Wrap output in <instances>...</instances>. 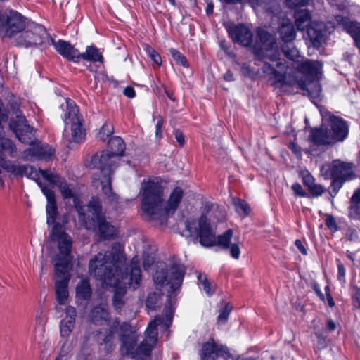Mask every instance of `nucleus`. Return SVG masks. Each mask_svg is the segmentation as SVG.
I'll return each mask as SVG.
<instances>
[{
  "mask_svg": "<svg viewBox=\"0 0 360 360\" xmlns=\"http://www.w3.org/2000/svg\"><path fill=\"white\" fill-rule=\"evenodd\" d=\"M312 288L316 292V295L320 297L321 300H324V295L323 292H321L319 285L316 283H314L312 284Z\"/></svg>",
  "mask_w": 360,
  "mask_h": 360,
  "instance_id": "obj_50",
  "label": "nucleus"
},
{
  "mask_svg": "<svg viewBox=\"0 0 360 360\" xmlns=\"http://www.w3.org/2000/svg\"><path fill=\"white\" fill-rule=\"evenodd\" d=\"M184 276V269L181 265L174 264L168 269L165 263L160 262L153 278L158 288L169 285L172 290L175 291L181 287Z\"/></svg>",
  "mask_w": 360,
  "mask_h": 360,
  "instance_id": "obj_12",
  "label": "nucleus"
},
{
  "mask_svg": "<svg viewBox=\"0 0 360 360\" xmlns=\"http://www.w3.org/2000/svg\"><path fill=\"white\" fill-rule=\"evenodd\" d=\"M25 18L13 10L0 11V30L4 32V37L15 38L25 29Z\"/></svg>",
  "mask_w": 360,
  "mask_h": 360,
  "instance_id": "obj_13",
  "label": "nucleus"
},
{
  "mask_svg": "<svg viewBox=\"0 0 360 360\" xmlns=\"http://www.w3.org/2000/svg\"><path fill=\"white\" fill-rule=\"evenodd\" d=\"M352 202L354 204L355 212L360 217V190L354 193L352 197Z\"/></svg>",
  "mask_w": 360,
  "mask_h": 360,
  "instance_id": "obj_39",
  "label": "nucleus"
},
{
  "mask_svg": "<svg viewBox=\"0 0 360 360\" xmlns=\"http://www.w3.org/2000/svg\"><path fill=\"white\" fill-rule=\"evenodd\" d=\"M79 59H83L89 62L103 63V61L102 53L94 46H88L85 51L82 53H79Z\"/></svg>",
  "mask_w": 360,
  "mask_h": 360,
  "instance_id": "obj_29",
  "label": "nucleus"
},
{
  "mask_svg": "<svg viewBox=\"0 0 360 360\" xmlns=\"http://www.w3.org/2000/svg\"><path fill=\"white\" fill-rule=\"evenodd\" d=\"M33 39L21 40L18 41V46L29 47L32 45H50L52 43L53 39L46 32L45 29L42 27H37L35 28Z\"/></svg>",
  "mask_w": 360,
  "mask_h": 360,
  "instance_id": "obj_24",
  "label": "nucleus"
},
{
  "mask_svg": "<svg viewBox=\"0 0 360 360\" xmlns=\"http://www.w3.org/2000/svg\"><path fill=\"white\" fill-rule=\"evenodd\" d=\"M74 203L79 214V220L87 229L96 231L101 240L110 239L115 234V228L108 222L101 212V202L93 197L86 206H80L77 198Z\"/></svg>",
  "mask_w": 360,
  "mask_h": 360,
  "instance_id": "obj_8",
  "label": "nucleus"
},
{
  "mask_svg": "<svg viewBox=\"0 0 360 360\" xmlns=\"http://www.w3.org/2000/svg\"><path fill=\"white\" fill-rule=\"evenodd\" d=\"M145 51L149 57H151L152 54L155 51L152 47L148 45L145 46Z\"/></svg>",
  "mask_w": 360,
  "mask_h": 360,
  "instance_id": "obj_61",
  "label": "nucleus"
},
{
  "mask_svg": "<svg viewBox=\"0 0 360 360\" xmlns=\"http://www.w3.org/2000/svg\"><path fill=\"white\" fill-rule=\"evenodd\" d=\"M295 244L296 247L299 249V250L303 255H307V250L304 247L303 244L302 243V242L300 240H296L295 242Z\"/></svg>",
  "mask_w": 360,
  "mask_h": 360,
  "instance_id": "obj_54",
  "label": "nucleus"
},
{
  "mask_svg": "<svg viewBox=\"0 0 360 360\" xmlns=\"http://www.w3.org/2000/svg\"><path fill=\"white\" fill-rule=\"evenodd\" d=\"M54 150L48 145L38 144L25 150L22 154V159L31 160L32 158L40 160H51L53 157Z\"/></svg>",
  "mask_w": 360,
  "mask_h": 360,
  "instance_id": "obj_20",
  "label": "nucleus"
},
{
  "mask_svg": "<svg viewBox=\"0 0 360 360\" xmlns=\"http://www.w3.org/2000/svg\"><path fill=\"white\" fill-rule=\"evenodd\" d=\"M218 356H221L226 360H233L227 348L217 345L213 339H210L202 345L200 352L201 360H215Z\"/></svg>",
  "mask_w": 360,
  "mask_h": 360,
  "instance_id": "obj_17",
  "label": "nucleus"
},
{
  "mask_svg": "<svg viewBox=\"0 0 360 360\" xmlns=\"http://www.w3.org/2000/svg\"><path fill=\"white\" fill-rule=\"evenodd\" d=\"M150 58L157 65H161V63H162L161 57L156 51H155V53H153L152 54L151 57H150Z\"/></svg>",
  "mask_w": 360,
  "mask_h": 360,
  "instance_id": "obj_52",
  "label": "nucleus"
},
{
  "mask_svg": "<svg viewBox=\"0 0 360 360\" xmlns=\"http://www.w3.org/2000/svg\"><path fill=\"white\" fill-rule=\"evenodd\" d=\"M292 189L294 193L297 196L305 197L307 195L306 192L303 190L302 186L298 183L292 184Z\"/></svg>",
  "mask_w": 360,
  "mask_h": 360,
  "instance_id": "obj_42",
  "label": "nucleus"
},
{
  "mask_svg": "<svg viewBox=\"0 0 360 360\" xmlns=\"http://www.w3.org/2000/svg\"><path fill=\"white\" fill-rule=\"evenodd\" d=\"M309 0H285V3L290 8L302 6L306 5Z\"/></svg>",
  "mask_w": 360,
  "mask_h": 360,
  "instance_id": "obj_40",
  "label": "nucleus"
},
{
  "mask_svg": "<svg viewBox=\"0 0 360 360\" xmlns=\"http://www.w3.org/2000/svg\"><path fill=\"white\" fill-rule=\"evenodd\" d=\"M141 210L146 220L156 221L164 224L172 215L181 201L184 191L176 187L167 202L162 199L163 190L159 182L154 180L143 181L141 184Z\"/></svg>",
  "mask_w": 360,
  "mask_h": 360,
  "instance_id": "obj_4",
  "label": "nucleus"
},
{
  "mask_svg": "<svg viewBox=\"0 0 360 360\" xmlns=\"http://www.w3.org/2000/svg\"><path fill=\"white\" fill-rule=\"evenodd\" d=\"M213 9H214V6H213V4L212 2H210L207 4V8H206V13L207 15H210L213 13Z\"/></svg>",
  "mask_w": 360,
  "mask_h": 360,
  "instance_id": "obj_60",
  "label": "nucleus"
},
{
  "mask_svg": "<svg viewBox=\"0 0 360 360\" xmlns=\"http://www.w3.org/2000/svg\"><path fill=\"white\" fill-rule=\"evenodd\" d=\"M223 8L225 9L228 5H234L237 4H245L246 2L252 5L253 8L259 6V0H219Z\"/></svg>",
  "mask_w": 360,
  "mask_h": 360,
  "instance_id": "obj_35",
  "label": "nucleus"
},
{
  "mask_svg": "<svg viewBox=\"0 0 360 360\" xmlns=\"http://www.w3.org/2000/svg\"><path fill=\"white\" fill-rule=\"evenodd\" d=\"M124 96L128 98H133L136 96L134 89L131 86H127L123 91Z\"/></svg>",
  "mask_w": 360,
  "mask_h": 360,
  "instance_id": "obj_48",
  "label": "nucleus"
},
{
  "mask_svg": "<svg viewBox=\"0 0 360 360\" xmlns=\"http://www.w3.org/2000/svg\"><path fill=\"white\" fill-rule=\"evenodd\" d=\"M295 25L297 29L303 31L313 22L311 21V15L308 10L302 9L295 13Z\"/></svg>",
  "mask_w": 360,
  "mask_h": 360,
  "instance_id": "obj_28",
  "label": "nucleus"
},
{
  "mask_svg": "<svg viewBox=\"0 0 360 360\" xmlns=\"http://www.w3.org/2000/svg\"><path fill=\"white\" fill-rule=\"evenodd\" d=\"M231 309L232 307L229 306V304H226L224 309L219 312L218 316V321L222 323H225L229 318Z\"/></svg>",
  "mask_w": 360,
  "mask_h": 360,
  "instance_id": "obj_38",
  "label": "nucleus"
},
{
  "mask_svg": "<svg viewBox=\"0 0 360 360\" xmlns=\"http://www.w3.org/2000/svg\"><path fill=\"white\" fill-rule=\"evenodd\" d=\"M307 35L312 45L319 47L325 39V25L323 22H313L307 28Z\"/></svg>",
  "mask_w": 360,
  "mask_h": 360,
  "instance_id": "obj_25",
  "label": "nucleus"
},
{
  "mask_svg": "<svg viewBox=\"0 0 360 360\" xmlns=\"http://www.w3.org/2000/svg\"><path fill=\"white\" fill-rule=\"evenodd\" d=\"M126 258L120 245H112L110 252H99L89 262V273L103 282L106 287L115 289L113 305L120 310L124 304L127 288L137 289L141 281L139 259L134 257L124 267Z\"/></svg>",
  "mask_w": 360,
  "mask_h": 360,
  "instance_id": "obj_2",
  "label": "nucleus"
},
{
  "mask_svg": "<svg viewBox=\"0 0 360 360\" xmlns=\"http://www.w3.org/2000/svg\"><path fill=\"white\" fill-rule=\"evenodd\" d=\"M49 238L52 241L58 242V248L62 255L55 263V269L57 273L61 274V279L55 283L56 296L57 302L60 305H64L68 297V285L70 280L67 274L68 256L70 253L72 247L71 238L63 231L62 226L56 223L51 230Z\"/></svg>",
  "mask_w": 360,
  "mask_h": 360,
  "instance_id": "obj_6",
  "label": "nucleus"
},
{
  "mask_svg": "<svg viewBox=\"0 0 360 360\" xmlns=\"http://www.w3.org/2000/svg\"><path fill=\"white\" fill-rule=\"evenodd\" d=\"M61 108L64 110L61 115L65 124L63 138L68 142L82 141L84 139L85 132L77 106L70 98H65V103L61 105Z\"/></svg>",
  "mask_w": 360,
  "mask_h": 360,
  "instance_id": "obj_11",
  "label": "nucleus"
},
{
  "mask_svg": "<svg viewBox=\"0 0 360 360\" xmlns=\"http://www.w3.org/2000/svg\"><path fill=\"white\" fill-rule=\"evenodd\" d=\"M198 279L202 285L203 290L205 293L208 296L212 295L214 291V286L207 281L206 276L200 274L198 276Z\"/></svg>",
  "mask_w": 360,
  "mask_h": 360,
  "instance_id": "obj_34",
  "label": "nucleus"
},
{
  "mask_svg": "<svg viewBox=\"0 0 360 360\" xmlns=\"http://www.w3.org/2000/svg\"><path fill=\"white\" fill-rule=\"evenodd\" d=\"M173 310L171 307L165 309L164 316H157L146 329V339L139 345L136 352L132 344L127 345L122 342L121 350L122 353L140 360H148L153 347L158 340L157 326H162L167 330L172 324Z\"/></svg>",
  "mask_w": 360,
  "mask_h": 360,
  "instance_id": "obj_9",
  "label": "nucleus"
},
{
  "mask_svg": "<svg viewBox=\"0 0 360 360\" xmlns=\"http://www.w3.org/2000/svg\"><path fill=\"white\" fill-rule=\"evenodd\" d=\"M337 20L342 21L343 29L353 38L356 46L360 49V23L349 21L342 16H338Z\"/></svg>",
  "mask_w": 360,
  "mask_h": 360,
  "instance_id": "obj_26",
  "label": "nucleus"
},
{
  "mask_svg": "<svg viewBox=\"0 0 360 360\" xmlns=\"http://www.w3.org/2000/svg\"><path fill=\"white\" fill-rule=\"evenodd\" d=\"M323 126L329 128L330 137L334 143L343 141L349 134V124L342 117L330 112L322 113Z\"/></svg>",
  "mask_w": 360,
  "mask_h": 360,
  "instance_id": "obj_15",
  "label": "nucleus"
},
{
  "mask_svg": "<svg viewBox=\"0 0 360 360\" xmlns=\"http://www.w3.org/2000/svg\"><path fill=\"white\" fill-rule=\"evenodd\" d=\"M309 140L316 146H329L334 144L329 132V128L323 126V122L319 128H313L310 131Z\"/></svg>",
  "mask_w": 360,
  "mask_h": 360,
  "instance_id": "obj_22",
  "label": "nucleus"
},
{
  "mask_svg": "<svg viewBox=\"0 0 360 360\" xmlns=\"http://www.w3.org/2000/svg\"><path fill=\"white\" fill-rule=\"evenodd\" d=\"M114 132V127L112 123L106 122L103 124L98 133V139L105 141L108 136Z\"/></svg>",
  "mask_w": 360,
  "mask_h": 360,
  "instance_id": "obj_31",
  "label": "nucleus"
},
{
  "mask_svg": "<svg viewBox=\"0 0 360 360\" xmlns=\"http://www.w3.org/2000/svg\"><path fill=\"white\" fill-rule=\"evenodd\" d=\"M109 150L103 151L101 154H96L91 160V166L101 169L102 179L101 184L102 190L108 201L113 203L117 201V197L112 191L110 174L111 167L115 162V157L122 156L125 150V143L120 136H113L108 141Z\"/></svg>",
  "mask_w": 360,
  "mask_h": 360,
  "instance_id": "obj_7",
  "label": "nucleus"
},
{
  "mask_svg": "<svg viewBox=\"0 0 360 360\" xmlns=\"http://www.w3.org/2000/svg\"><path fill=\"white\" fill-rule=\"evenodd\" d=\"M66 316L65 319L75 321L76 311L74 307L69 306L65 309Z\"/></svg>",
  "mask_w": 360,
  "mask_h": 360,
  "instance_id": "obj_43",
  "label": "nucleus"
},
{
  "mask_svg": "<svg viewBox=\"0 0 360 360\" xmlns=\"http://www.w3.org/2000/svg\"><path fill=\"white\" fill-rule=\"evenodd\" d=\"M230 37L234 42L243 46H249L252 41V33L250 30L242 25H230L226 27Z\"/></svg>",
  "mask_w": 360,
  "mask_h": 360,
  "instance_id": "obj_19",
  "label": "nucleus"
},
{
  "mask_svg": "<svg viewBox=\"0 0 360 360\" xmlns=\"http://www.w3.org/2000/svg\"><path fill=\"white\" fill-rule=\"evenodd\" d=\"M290 148L291 150H292V152L297 156V157H300L301 156V150L300 148L297 146L295 143H291L290 145Z\"/></svg>",
  "mask_w": 360,
  "mask_h": 360,
  "instance_id": "obj_58",
  "label": "nucleus"
},
{
  "mask_svg": "<svg viewBox=\"0 0 360 360\" xmlns=\"http://www.w3.org/2000/svg\"><path fill=\"white\" fill-rule=\"evenodd\" d=\"M91 322L95 325H106L108 328L105 334L101 332L99 333L98 340L104 345V349L107 352H110L115 347L114 339L115 335L118 332L119 328L122 331H127L129 329V325L127 323L120 324V321L117 319H110L106 304H101L95 307L89 314Z\"/></svg>",
  "mask_w": 360,
  "mask_h": 360,
  "instance_id": "obj_10",
  "label": "nucleus"
},
{
  "mask_svg": "<svg viewBox=\"0 0 360 360\" xmlns=\"http://www.w3.org/2000/svg\"><path fill=\"white\" fill-rule=\"evenodd\" d=\"M75 322L72 320L63 319L60 322V330L63 337H68L75 326Z\"/></svg>",
  "mask_w": 360,
  "mask_h": 360,
  "instance_id": "obj_33",
  "label": "nucleus"
},
{
  "mask_svg": "<svg viewBox=\"0 0 360 360\" xmlns=\"http://www.w3.org/2000/svg\"><path fill=\"white\" fill-rule=\"evenodd\" d=\"M321 172L326 178H332L334 185H339L340 186H341L342 182L355 177L352 165L339 160H335L332 165H323Z\"/></svg>",
  "mask_w": 360,
  "mask_h": 360,
  "instance_id": "obj_14",
  "label": "nucleus"
},
{
  "mask_svg": "<svg viewBox=\"0 0 360 360\" xmlns=\"http://www.w3.org/2000/svg\"><path fill=\"white\" fill-rule=\"evenodd\" d=\"M309 189L310 190L313 195L316 196L321 195L323 191L322 186L319 184H316V183H314L312 185V186L309 188Z\"/></svg>",
  "mask_w": 360,
  "mask_h": 360,
  "instance_id": "obj_45",
  "label": "nucleus"
},
{
  "mask_svg": "<svg viewBox=\"0 0 360 360\" xmlns=\"http://www.w3.org/2000/svg\"><path fill=\"white\" fill-rule=\"evenodd\" d=\"M338 278H339V280H342V278H344V277L345 276V268L341 263L338 264Z\"/></svg>",
  "mask_w": 360,
  "mask_h": 360,
  "instance_id": "obj_53",
  "label": "nucleus"
},
{
  "mask_svg": "<svg viewBox=\"0 0 360 360\" xmlns=\"http://www.w3.org/2000/svg\"><path fill=\"white\" fill-rule=\"evenodd\" d=\"M38 185L47 200L46 223L48 225L54 224L58 215L54 193L49 187L43 185L41 182H39Z\"/></svg>",
  "mask_w": 360,
  "mask_h": 360,
  "instance_id": "obj_21",
  "label": "nucleus"
},
{
  "mask_svg": "<svg viewBox=\"0 0 360 360\" xmlns=\"http://www.w3.org/2000/svg\"><path fill=\"white\" fill-rule=\"evenodd\" d=\"M233 205L236 212L243 216H247L250 212V208L247 202L240 199H233Z\"/></svg>",
  "mask_w": 360,
  "mask_h": 360,
  "instance_id": "obj_32",
  "label": "nucleus"
},
{
  "mask_svg": "<svg viewBox=\"0 0 360 360\" xmlns=\"http://www.w3.org/2000/svg\"><path fill=\"white\" fill-rule=\"evenodd\" d=\"M226 217L224 207L217 204L207 203L198 223L195 219L188 218L185 221V228L189 236L196 235L200 238L201 245L212 246L215 243L214 224L215 221H224Z\"/></svg>",
  "mask_w": 360,
  "mask_h": 360,
  "instance_id": "obj_5",
  "label": "nucleus"
},
{
  "mask_svg": "<svg viewBox=\"0 0 360 360\" xmlns=\"http://www.w3.org/2000/svg\"><path fill=\"white\" fill-rule=\"evenodd\" d=\"M51 45L60 55L67 60L72 62L79 61V51L69 42L61 39L55 41L53 39Z\"/></svg>",
  "mask_w": 360,
  "mask_h": 360,
  "instance_id": "obj_23",
  "label": "nucleus"
},
{
  "mask_svg": "<svg viewBox=\"0 0 360 360\" xmlns=\"http://www.w3.org/2000/svg\"><path fill=\"white\" fill-rule=\"evenodd\" d=\"M10 129L15 133L18 140L25 144L34 142V133L33 128L26 123L24 115L20 112H15V119L12 118L10 122Z\"/></svg>",
  "mask_w": 360,
  "mask_h": 360,
  "instance_id": "obj_16",
  "label": "nucleus"
},
{
  "mask_svg": "<svg viewBox=\"0 0 360 360\" xmlns=\"http://www.w3.org/2000/svg\"><path fill=\"white\" fill-rule=\"evenodd\" d=\"M169 51L173 59L176 61V63L181 65L184 67L188 66V63L186 57L180 52L174 49H171Z\"/></svg>",
  "mask_w": 360,
  "mask_h": 360,
  "instance_id": "obj_36",
  "label": "nucleus"
},
{
  "mask_svg": "<svg viewBox=\"0 0 360 360\" xmlns=\"http://www.w3.org/2000/svg\"><path fill=\"white\" fill-rule=\"evenodd\" d=\"M328 288H329L328 286H326L325 288V290H326V293H327L328 302V304H329L330 307H333L335 303L333 302V300L331 295L328 292Z\"/></svg>",
  "mask_w": 360,
  "mask_h": 360,
  "instance_id": "obj_59",
  "label": "nucleus"
},
{
  "mask_svg": "<svg viewBox=\"0 0 360 360\" xmlns=\"http://www.w3.org/2000/svg\"><path fill=\"white\" fill-rule=\"evenodd\" d=\"M33 35H34L33 32L28 31V30L25 31V32L22 31V32H20V34L16 38L15 43L18 45V41L20 39H21V40H29V39L32 40L34 38Z\"/></svg>",
  "mask_w": 360,
  "mask_h": 360,
  "instance_id": "obj_41",
  "label": "nucleus"
},
{
  "mask_svg": "<svg viewBox=\"0 0 360 360\" xmlns=\"http://www.w3.org/2000/svg\"><path fill=\"white\" fill-rule=\"evenodd\" d=\"M271 4L272 5L271 7H266V6H264V8L272 13L274 15L278 14L281 11L280 6L274 0H272Z\"/></svg>",
  "mask_w": 360,
  "mask_h": 360,
  "instance_id": "obj_44",
  "label": "nucleus"
},
{
  "mask_svg": "<svg viewBox=\"0 0 360 360\" xmlns=\"http://www.w3.org/2000/svg\"><path fill=\"white\" fill-rule=\"evenodd\" d=\"M326 226L332 231L337 230V226L335 219L332 217H327L326 220Z\"/></svg>",
  "mask_w": 360,
  "mask_h": 360,
  "instance_id": "obj_47",
  "label": "nucleus"
},
{
  "mask_svg": "<svg viewBox=\"0 0 360 360\" xmlns=\"http://www.w3.org/2000/svg\"><path fill=\"white\" fill-rule=\"evenodd\" d=\"M316 335L319 339L321 347H324L326 346V342L323 336H322L321 334L319 333H316Z\"/></svg>",
  "mask_w": 360,
  "mask_h": 360,
  "instance_id": "obj_62",
  "label": "nucleus"
},
{
  "mask_svg": "<svg viewBox=\"0 0 360 360\" xmlns=\"http://www.w3.org/2000/svg\"><path fill=\"white\" fill-rule=\"evenodd\" d=\"M304 182L308 188L312 186L315 183L313 177L309 174H307L304 177Z\"/></svg>",
  "mask_w": 360,
  "mask_h": 360,
  "instance_id": "obj_51",
  "label": "nucleus"
},
{
  "mask_svg": "<svg viewBox=\"0 0 360 360\" xmlns=\"http://www.w3.org/2000/svg\"><path fill=\"white\" fill-rule=\"evenodd\" d=\"M55 360H67V358L64 356H60L57 357Z\"/></svg>",
  "mask_w": 360,
  "mask_h": 360,
  "instance_id": "obj_64",
  "label": "nucleus"
},
{
  "mask_svg": "<svg viewBox=\"0 0 360 360\" xmlns=\"http://www.w3.org/2000/svg\"><path fill=\"white\" fill-rule=\"evenodd\" d=\"M91 295L90 284L87 280H82L77 285L76 297L78 300H87Z\"/></svg>",
  "mask_w": 360,
  "mask_h": 360,
  "instance_id": "obj_30",
  "label": "nucleus"
},
{
  "mask_svg": "<svg viewBox=\"0 0 360 360\" xmlns=\"http://www.w3.org/2000/svg\"><path fill=\"white\" fill-rule=\"evenodd\" d=\"M224 250H229L231 257L234 259H238L240 254V240L238 237L233 239V231L231 229L227 230L223 234L215 238V243Z\"/></svg>",
  "mask_w": 360,
  "mask_h": 360,
  "instance_id": "obj_18",
  "label": "nucleus"
},
{
  "mask_svg": "<svg viewBox=\"0 0 360 360\" xmlns=\"http://www.w3.org/2000/svg\"><path fill=\"white\" fill-rule=\"evenodd\" d=\"M354 305L357 307H360V289H357L355 294H354Z\"/></svg>",
  "mask_w": 360,
  "mask_h": 360,
  "instance_id": "obj_56",
  "label": "nucleus"
},
{
  "mask_svg": "<svg viewBox=\"0 0 360 360\" xmlns=\"http://www.w3.org/2000/svg\"><path fill=\"white\" fill-rule=\"evenodd\" d=\"M174 136H175V139H176V141H178V143L181 146H183L184 144V137L183 134L180 131H179V130L175 131Z\"/></svg>",
  "mask_w": 360,
  "mask_h": 360,
  "instance_id": "obj_49",
  "label": "nucleus"
},
{
  "mask_svg": "<svg viewBox=\"0 0 360 360\" xmlns=\"http://www.w3.org/2000/svg\"><path fill=\"white\" fill-rule=\"evenodd\" d=\"M7 118V111L0 101V167L15 176H26L34 180L37 184L39 182V176L41 175L44 179L51 184L58 186L63 198H74L72 189L57 174L49 170L39 169L37 171L31 165H21L2 158L4 153H8L11 157H14L16 153V148L14 143L10 139H6L4 136L2 122H6Z\"/></svg>",
  "mask_w": 360,
  "mask_h": 360,
  "instance_id": "obj_3",
  "label": "nucleus"
},
{
  "mask_svg": "<svg viewBox=\"0 0 360 360\" xmlns=\"http://www.w3.org/2000/svg\"><path fill=\"white\" fill-rule=\"evenodd\" d=\"M260 48L255 46L254 53L259 59L269 60L262 66V72L278 86L297 84L312 98H318L321 92L319 80L323 65L317 60L302 61L298 50L290 43L282 46L284 55L292 61L289 65L279 57L275 37L262 28L257 30Z\"/></svg>",
  "mask_w": 360,
  "mask_h": 360,
  "instance_id": "obj_1",
  "label": "nucleus"
},
{
  "mask_svg": "<svg viewBox=\"0 0 360 360\" xmlns=\"http://www.w3.org/2000/svg\"><path fill=\"white\" fill-rule=\"evenodd\" d=\"M150 264H149V262H147L146 259L144 260L143 262V266H144V269L146 270L148 269V266H149Z\"/></svg>",
  "mask_w": 360,
  "mask_h": 360,
  "instance_id": "obj_63",
  "label": "nucleus"
},
{
  "mask_svg": "<svg viewBox=\"0 0 360 360\" xmlns=\"http://www.w3.org/2000/svg\"><path fill=\"white\" fill-rule=\"evenodd\" d=\"M224 80L227 82H232L235 80L233 74L230 71L228 70L224 75Z\"/></svg>",
  "mask_w": 360,
  "mask_h": 360,
  "instance_id": "obj_57",
  "label": "nucleus"
},
{
  "mask_svg": "<svg viewBox=\"0 0 360 360\" xmlns=\"http://www.w3.org/2000/svg\"><path fill=\"white\" fill-rule=\"evenodd\" d=\"M279 33L282 40L285 44L292 42L296 37L294 25L288 18L282 20L279 28Z\"/></svg>",
  "mask_w": 360,
  "mask_h": 360,
  "instance_id": "obj_27",
  "label": "nucleus"
},
{
  "mask_svg": "<svg viewBox=\"0 0 360 360\" xmlns=\"http://www.w3.org/2000/svg\"><path fill=\"white\" fill-rule=\"evenodd\" d=\"M158 300L159 294L156 292L149 294L146 302V307L150 310H153L155 308V305L158 303Z\"/></svg>",
  "mask_w": 360,
  "mask_h": 360,
  "instance_id": "obj_37",
  "label": "nucleus"
},
{
  "mask_svg": "<svg viewBox=\"0 0 360 360\" xmlns=\"http://www.w3.org/2000/svg\"><path fill=\"white\" fill-rule=\"evenodd\" d=\"M326 326L330 332L334 331L337 328L336 323L331 319L327 321Z\"/></svg>",
  "mask_w": 360,
  "mask_h": 360,
  "instance_id": "obj_55",
  "label": "nucleus"
},
{
  "mask_svg": "<svg viewBox=\"0 0 360 360\" xmlns=\"http://www.w3.org/2000/svg\"><path fill=\"white\" fill-rule=\"evenodd\" d=\"M162 135V119L159 117L155 126V136L160 139Z\"/></svg>",
  "mask_w": 360,
  "mask_h": 360,
  "instance_id": "obj_46",
  "label": "nucleus"
}]
</instances>
